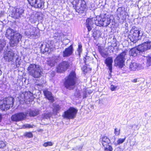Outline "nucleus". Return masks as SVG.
<instances>
[{
  "label": "nucleus",
  "instance_id": "50",
  "mask_svg": "<svg viewBox=\"0 0 151 151\" xmlns=\"http://www.w3.org/2000/svg\"><path fill=\"white\" fill-rule=\"evenodd\" d=\"M86 67L85 66V67H83L82 68L83 70V71L85 72H87V69H86Z\"/></svg>",
  "mask_w": 151,
  "mask_h": 151
},
{
  "label": "nucleus",
  "instance_id": "25",
  "mask_svg": "<svg viewBox=\"0 0 151 151\" xmlns=\"http://www.w3.org/2000/svg\"><path fill=\"white\" fill-rule=\"evenodd\" d=\"M24 12V10L22 8H17L15 10L14 13V17L16 19H17L20 17V16Z\"/></svg>",
  "mask_w": 151,
  "mask_h": 151
},
{
  "label": "nucleus",
  "instance_id": "3",
  "mask_svg": "<svg viewBox=\"0 0 151 151\" xmlns=\"http://www.w3.org/2000/svg\"><path fill=\"white\" fill-rule=\"evenodd\" d=\"M77 81L76 72L72 71L69 75L65 78L64 85L66 88L69 90H73L75 88Z\"/></svg>",
  "mask_w": 151,
  "mask_h": 151
},
{
  "label": "nucleus",
  "instance_id": "47",
  "mask_svg": "<svg viewBox=\"0 0 151 151\" xmlns=\"http://www.w3.org/2000/svg\"><path fill=\"white\" fill-rule=\"evenodd\" d=\"M98 50L99 52L101 53L102 52L103 49L100 46H98Z\"/></svg>",
  "mask_w": 151,
  "mask_h": 151
},
{
  "label": "nucleus",
  "instance_id": "52",
  "mask_svg": "<svg viewBox=\"0 0 151 151\" xmlns=\"http://www.w3.org/2000/svg\"><path fill=\"white\" fill-rule=\"evenodd\" d=\"M2 119V115L1 114H0V123L1 122Z\"/></svg>",
  "mask_w": 151,
  "mask_h": 151
},
{
  "label": "nucleus",
  "instance_id": "28",
  "mask_svg": "<svg viewBox=\"0 0 151 151\" xmlns=\"http://www.w3.org/2000/svg\"><path fill=\"white\" fill-rule=\"evenodd\" d=\"M52 110L54 114H56L59 112V111L60 109V106L56 104H53L52 105Z\"/></svg>",
  "mask_w": 151,
  "mask_h": 151
},
{
  "label": "nucleus",
  "instance_id": "60",
  "mask_svg": "<svg viewBox=\"0 0 151 151\" xmlns=\"http://www.w3.org/2000/svg\"><path fill=\"white\" fill-rule=\"evenodd\" d=\"M88 93H91V92H88Z\"/></svg>",
  "mask_w": 151,
  "mask_h": 151
},
{
  "label": "nucleus",
  "instance_id": "35",
  "mask_svg": "<svg viewBox=\"0 0 151 151\" xmlns=\"http://www.w3.org/2000/svg\"><path fill=\"white\" fill-rule=\"evenodd\" d=\"M106 101V100L105 99H99V100L97 101V102H98L99 106H102V105H104Z\"/></svg>",
  "mask_w": 151,
  "mask_h": 151
},
{
  "label": "nucleus",
  "instance_id": "16",
  "mask_svg": "<svg viewBox=\"0 0 151 151\" xmlns=\"http://www.w3.org/2000/svg\"><path fill=\"white\" fill-rule=\"evenodd\" d=\"M96 18L93 17L88 18L86 20V27L88 29V32H90L93 27V25L95 24Z\"/></svg>",
  "mask_w": 151,
  "mask_h": 151
},
{
  "label": "nucleus",
  "instance_id": "42",
  "mask_svg": "<svg viewBox=\"0 0 151 151\" xmlns=\"http://www.w3.org/2000/svg\"><path fill=\"white\" fill-rule=\"evenodd\" d=\"M52 145V143L50 142H45L43 144V146L45 147L48 146H51Z\"/></svg>",
  "mask_w": 151,
  "mask_h": 151
},
{
  "label": "nucleus",
  "instance_id": "39",
  "mask_svg": "<svg viewBox=\"0 0 151 151\" xmlns=\"http://www.w3.org/2000/svg\"><path fill=\"white\" fill-rule=\"evenodd\" d=\"M5 45V43L4 41L2 40H0V51H1L3 49L4 46Z\"/></svg>",
  "mask_w": 151,
  "mask_h": 151
},
{
  "label": "nucleus",
  "instance_id": "41",
  "mask_svg": "<svg viewBox=\"0 0 151 151\" xmlns=\"http://www.w3.org/2000/svg\"><path fill=\"white\" fill-rule=\"evenodd\" d=\"M82 148L81 146H76L72 149V150L76 151H81Z\"/></svg>",
  "mask_w": 151,
  "mask_h": 151
},
{
  "label": "nucleus",
  "instance_id": "49",
  "mask_svg": "<svg viewBox=\"0 0 151 151\" xmlns=\"http://www.w3.org/2000/svg\"><path fill=\"white\" fill-rule=\"evenodd\" d=\"M116 88L113 85H111V90L113 91H114Z\"/></svg>",
  "mask_w": 151,
  "mask_h": 151
},
{
  "label": "nucleus",
  "instance_id": "27",
  "mask_svg": "<svg viewBox=\"0 0 151 151\" xmlns=\"http://www.w3.org/2000/svg\"><path fill=\"white\" fill-rule=\"evenodd\" d=\"M28 113L29 116H35L37 115L40 113V111L38 109H35L34 110H29L25 112Z\"/></svg>",
  "mask_w": 151,
  "mask_h": 151
},
{
  "label": "nucleus",
  "instance_id": "14",
  "mask_svg": "<svg viewBox=\"0 0 151 151\" xmlns=\"http://www.w3.org/2000/svg\"><path fill=\"white\" fill-rule=\"evenodd\" d=\"M60 60V55L54 56L52 58H49L47 60V63L48 65L50 66H54Z\"/></svg>",
  "mask_w": 151,
  "mask_h": 151
},
{
  "label": "nucleus",
  "instance_id": "26",
  "mask_svg": "<svg viewBox=\"0 0 151 151\" xmlns=\"http://www.w3.org/2000/svg\"><path fill=\"white\" fill-rule=\"evenodd\" d=\"M100 139V142L103 146L109 144L111 142L109 138L106 136H103Z\"/></svg>",
  "mask_w": 151,
  "mask_h": 151
},
{
  "label": "nucleus",
  "instance_id": "11",
  "mask_svg": "<svg viewBox=\"0 0 151 151\" xmlns=\"http://www.w3.org/2000/svg\"><path fill=\"white\" fill-rule=\"evenodd\" d=\"M142 35V33H140V31L138 30L137 28L134 29L133 33L129 34L128 37L130 41L134 43H135L138 40L140 36Z\"/></svg>",
  "mask_w": 151,
  "mask_h": 151
},
{
  "label": "nucleus",
  "instance_id": "23",
  "mask_svg": "<svg viewBox=\"0 0 151 151\" xmlns=\"http://www.w3.org/2000/svg\"><path fill=\"white\" fill-rule=\"evenodd\" d=\"M15 32H17L11 28L8 29L6 32V37L10 40L12 37L15 34Z\"/></svg>",
  "mask_w": 151,
  "mask_h": 151
},
{
  "label": "nucleus",
  "instance_id": "57",
  "mask_svg": "<svg viewBox=\"0 0 151 151\" xmlns=\"http://www.w3.org/2000/svg\"><path fill=\"white\" fill-rule=\"evenodd\" d=\"M86 97V95H83V98H85Z\"/></svg>",
  "mask_w": 151,
  "mask_h": 151
},
{
  "label": "nucleus",
  "instance_id": "59",
  "mask_svg": "<svg viewBox=\"0 0 151 151\" xmlns=\"http://www.w3.org/2000/svg\"><path fill=\"white\" fill-rule=\"evenodd\" d=\"M112 46H109V48H110V47H112Z\"/></svg>",
  "mask_w": 151,
  "mask_h": 151
},
{
  "label": "nucleus",
  "instance_id": "8",
  "mask_svg": "<svg viewBox=\"0 0 151 151\" xmlns=\"http://www.w3.org/2000/svg\"><path fill=\"white\" fill-rule=\"evenodd\" d=\"M75 9L79 14L83 12L86 8V2L84 0H75Z\"/></svg>",
  "mask_w": 151,
  "mask_h": 151
},
{
  "label": "nucleus",
  "instance_id": "17",
  "mask_svg": "<svg viewBox=\"0 0 151 151\" xmlns=\"http://www.w3.org/2000/svg\"><path fill=\"white\" fill-rule=\"evenodd\" d=\"M33 95H18L17 97L18 100L20 101L27 102L32 101L34 98Z\"/></svg>",
  "mask_w": 151,
  "mask_h": 151
},
{
  "label": "nucleus",
  "instance_id": "7",
  "mask_svg": "<svg viewBox=\"0 0 151 151\" xmlns=\"http://www.w3.org/2000/svg\"><path fill=\"white\" fill-rule=\"evenodd\" d=\"M14 99L13 97H8L0 101V109L3 111L7 110L13 106Z\"/></svg>",
  "mask_w": 151,
  "mask_h": 151
},
{
  "label": "nucleus",
  "instance_id": "13",
  "mask_svg": "<svg viewBox=\"0 0 151 151\" xmlns=\"http://www.w3.org/2000/svg\"><path fill=\"white\" fill-rule=\"evenodd\" d=\"M27 114L28 113L25 112L15 114L12 116V120L15 122L22 121L26 118Z\"/></svg>",
  "mask_w": 151,
  "mask_h": 151
},
{
  "label": "nucleus",
  "instance_id": "10",
  "mask_svg": "<svg viewBox=\"0 0 151 151\" xmlns=\"http://www.w3.org/2000/svg\"><path fill=\"white\" fill-rule=\"evenodd\" d=\"M78 110L73 107H70L65 111L63 115L64 118L68 119H73L76 116Z\"/></svg>",
  "mask_w": 151,
  "mask_h": 151
},
{
  "label": "nucleus",
  "instance_id": "22",
  "mask_svg": "<svg viewBox=\"0 0 151 151\" xmlns=\"http://www.w3.org/2000/svg\"><path fill=\"white\" fill-rule=\"evenodd\" d=\"M113 62V59L111 57H108L105 60V63L107 67H108L110 72L112 70V63Z\"/></svg>",
  "mask_w": 151,
  "mask_h": 151
},
{
  "label": "nucleus",
  "instance_id": "40",
  "mask_svg": "<svg viewBox=\"0 0 151 151\" xmlns=\"http://www.w3.org/2000/svg\"><path fill=\"white\" fill-rule=\"evenodd\" d=\"M6 145V142H4L2 141H0V148H3L5 147Z\"/></svg>",
  "mask_w": 151,
  "mask_h": 151
},
{
  "label": "nucleus",
  "instance_id": "46",
  "mask_svg": "<svg viewBox=\"0 0 151 151\" xmlns=\"http://www.w3.org/2000/svg\"><path fill=\"white\" fill-rule=\"evenodd\" d=\"M147 63L149 65H151V57H149L147 59Z\"/></svg>",
  "mask_w": 151,
  "mask_h": 151
},
{
  "label": "nucleus",
  "instance_id": "2",
  "mask_svg": "<svg viewBox=\"0 0 151 151\" xmlns=\"http://www.w3.org/2000/svg\"><path fill=\"white\" fill-rule=\"evenodd\" d=\"M151 49V41H148L139 45L137 47L132 48L130 51L131 55L135 57L142 55L146 51Z\"/></svg>",
  "mask_w": 151,
  "mask_h": 151
},
{
  "label": "nucleus",
  "instance_id": "5",
  "mask_svg": "<svg viewBox=\"0 0 151 151\" xmlns=\"http://www.w3.org/2000/svg\"><path fill=\"white\" fill-rule=\"evenodd\" d=\"M23 29L25 30L24 34L28 38L31 39H34L38 37L40 33L35 27L30 24H27L24 25Z\"/></svg>",
  "mask_w": 151,
  "mask_h": 151
},
{
  "label": "nucleus",
  "instance_id": "31",
  "mask_svg": "<svg viewBox=\"0 0 151 151\" xmlns=\"http://www.w3.org/2000/svg\"><path fill=\"white\" fill-rule=\"evenodd\" d=\"M82 47V46L81 44L79 43L78 45V48L77 49V51L78 52V55L79 57H80L81 54L82 53L83 50Z\"/></svg>",
  "mask_w": 151,
  "mask_h": 151
},
{
  "label": "nucleus",
  "instance_id": "58",
  "mask_svg": "<svg viewBox=\"0 0 151 151\" xmlns=\"http://www.w3.org/2000/svg\"><path fill=\"white\" fill-rule=\"evenodd\" d=\"M147 114L146 113H145V116H147Z\"/></svg>",
  "mask_w": 151,
  "mask_h": 151
},
{
  "label": "nucleus",
  "instance_id": "32",
  "mask_svg": "<svg viewBox=\"0 0 151 151\" xmlns=\"http://www.w3.org/2000/svg\"><path fill=\"white\" fill-rule=\"evenodd\" d=\"M130 127H131L134 131L138 130L140 128V127L139 125V124H134L132 125H131Z\"/></svg>",
  "mask_w": 151,
  "mask_h": 151
},
{
  "label": "nucleus",
  "instance_id": "44",
  "mask_svg": "<svg viewBox=\"0 0 151 151\" xmlns=\"http://www.w3.org/2000/svg\"><path fill=\"white\" fill-rule=\"evenodd\" d=\"M24 126L25 128H32L35 127V126L33 125H31L28 124L24 125Z\"/></svg>",
  "mask_w": 151,
  "mask_h": 151
},
{
  "label": "nucleus",
  "instance_id": "43",
  "mask_svg": "<svg viewBox=\"0 0 151 151\" xmlns=\"http://www.w3.org/2000/svg\"><path fill=\"white\" fill-rule=\"evenodd\" d=\"M28 3L32 7L36 0H27Z\"/></svg>",
  "mask_w": 151,
  "mask_h": 151
},
{
  "label": "nucleus",
  "instance_id": "24",
  "mask_svg": "<svg viewBox=\"0 0 151 151\" xmlns=\"http://www.w3.org/2000/svg\"><path fill=\"white\" fill-rule=\"evenodd\" d=\"M41 50L43 52H48L49 50L51 51V45L48 43H46L42 44L40 47Z\"/></svg>",
  "mask_w": 151,
  "mask_h": 151
},
{
  "label": "nucleus",
  "instance_id": "18",
  "mask_svg": "<svg viewBox=\"0 0 151 151\" xmlns=\"http://www.w3.org/2000/svg\"><path fill=\"white\" fill-rule=\"evenodd\" d=\"M69 66L68 62L63 61L62 63L60 64L57 68V71L59 73H62L63 71L66 70Z\"/></svg>",
  "mask_w": 151,
  "mask_h": 151
},
{
  "label": "nucleus",
  "instance_id": "56",
  "mask_svg": "<svg viewBox=\"0 0 151 151\" xmlns=\"http://www.w3.org/2000/svg\"><path fill=\"white\" fill-rule=\"evenodd\" d=\"M2 72L0 69V76L2 74Z\"/></svg>",
  "mask_w": 151,
  "mask_h": 151
},
{
  "label": "nucleus",
  "instance_id": "6",
  "mask_svg": "<svg viewBox=\"0 0 151 151\" xmlns=\"http://www.w3.org/2000/svg\"><path fill=\"white\" fill-rule=\"evenodd\" d=\"M95 25L97 26L106 27L110 24L111 19L109 15L105 14L95 17Z\"/></svg>",
  "mask_w": 151,
  "mask_h": 151
},
{
  "label": "nucleus",
  "instance_id": "1",
  "mask_svg": "<svg viewBox=\"0 0 151 151\" xmlns=\"http://www.w3.org/2000/svg\"><path fill=\"white\" fill-rule=\"evenodd\" d=\"M10 47H12L9 46H6V49L5 50L4 58L6 61L10 63L12 65H15V68L18 67L21 62L18 57L15 56V54Z\"/></svg>",
  "mask_w": 151,
  "mask_h": 151
},
{
  "label": "nucleus",
  "instance_id": "29",
  "mask_svg": "<svg viewBox=\"0 0 151 151\" xmlns=\"http://www.w3.org/2000/svg\"><path fill=\"white\" fill-rule=\"evenodd\" d=\"M139 64L135 62H132L130 65V69L132 70H135L138 69Z\"/></svg>",
  "mask_w": 151,
  "mask_h": 151
},
{
  "label": "nucleus",
  "instance_id": "34",
  "mask_svg": "<svg viewBox=\"0 0 151 151\" xmlns=\"http://www.w3.org/2000/svg\"><path fill=\"white\" fill-rule=\"evenodd\" d=\"M45 97L50 100V102H53L54 101V99L52 95H44Z\"/></svg>",
  "mask_w": 151,
  "mask_h": 151
},
{
  "label": "nucleus",
  "instance_id": "54",
  "mask_svg": "<svg viewBox=\"0 0 151 151\" xmlns=\"http://www.w3.org/2000/svg\"><path fill=\"white\" fill-rule=\"evenodd\" d=\"M113 45V46H114V47H115L117 45V44L116 43V42H115L113 44H112Z\"/></svg>",
  "mask_w": 151,
  "mask_h": 151
},
{
  "label": "nucleus",
  "instance_id": "15",
  "mask_svg": "<svg viewBox=\"0 0 151 151\" xmlns=\"http://www.w3.org/2000/svg\"><path fill=\"white\" fill-rule=\"evenodd\" d=\"M117 16L119 19L121 18L124 20L126 19L127 13L125 10V8L123 7H119L117 10Z\"/></svg>",
  "mask_w": 151,
  "mask_h": 151
},
{
  "label": "nucleus",
  "instance_id": "9",
  "mask_svg": "<svg viewBox=\"0 0 151 151\" xmlns=\"http://www.w3.org/2000/svg\"><path fill=\"white\" fill-rule=\"evenodd\" d=\"M127 51H124L117 56L114 60L115 64L120 68H122L126 60L125 56Z\"/></svg>",
  "mask_w": 151,
  "mask_h": 151
},
{
  "label": "nucleus",
  "instance_id": "36",
  "mask_svg": "<svg viewBox=\"0 0 151 151\" xmlns=\"http://www.w3.org/2000/svg\"><path fill=\"white\" fill-rule=\"evenodd\" d=\"M51 116V114L49 112H46L44 114L43 117L44 119H48Z\"/></svg>",
  "mask_w": 151,
  "mask_h": 151
},
{
  "label": "nucleus",
  "instance_id": "55",
  "mask_svg": "<svg viewBox=\"0 0 151 151\" xmlns=\"http://www.w3.org/2000/svg\"><path fill=\"white\" fill-rule=\"evenodd\" d=\"M133 81L134 83L136 82H137V79H134Z\"/></svg>",
  "mask_w": 151,
  "mask_h": 151
},
{
  "label": "nucleus",
  "instance_id": "20",
  "mask_svg": "<svg viewBox=\"0 0 151 151\" xmlns=\"http://www.w3.org/2000/svg\"><path fill=\"white\" fill-rule=\"evenodd\" d=\"M45 82L44 78H42L40 80V83H37L35 85L34 88L36 90H37L38 93H41V91L42 90L44 84L45 83Z\"/></svg>",
  "mask_w": 151,
  "mask_h": 151
},
{
  "label": "nucleus",
  "instance_id": "45",
  "mask_svg": "<svg viewBox=\"0 0 151 151\" xmlns=\"http://www.w3.org/2000/svg\"><path fill=\"white\" fill-rule=\"evenodd\" d=\"M114 133L116 135H119L120 134V130H118L117 128H115L114 129Z\"/></svg>",
  "mask_w": 151,
  "mask_h": 151
},
{
  "label": "nucleus",
  "instance_id": "37",
  "mask_svg": "<svg viewBox=\"0 0 151 151\" xmlns=\"http://www.w3.org/2000/svg\"><path fill=\"white\" fill-rule=\"evenodd\" d=\"M24 136L28 138H31L33 136V134L31 132H26L24 134Z\"/></svg>",
  "mask_w": 151,
  "mask_h": 151
},
{
  "label": "nucleus",
  "instance_id": "33",
  "mask_svg": "<svg viewBox=\"0 0 151 151\" xmlns=\"http://www.w3.org/2000/svg\"><path fill=\"white\" fill-rule=\"evenodd\" d=\"M104 147V151H112L113 150V148L112 146L109 145V144Z\"/></svg>",
  "mask_w": 151,
  "mask_h": 151
},
{
  "label": "nucleus",
  "instance_id": "53",
  "mask_svg": "<svg viewBox=\"0 0 151 151\" xmlns=\"http://www.w3.org/2000/svg\"><path fill=\"white\" fill-rule=\"evenodd\" d=\"M26 92L27 93V94H29L28 93V92L29 93H31L32 94H35V93H34V94L33 93H32L30 91H26Z\"/></svg>",
  "mask_w": 151,
  "mask_h": 151
},
{
  "label": "nucleus",
  "instance_id": "21",
  "mask_svg": "<svg viewBox=\"0 0 151 151\" xmlns=\"http://www.w3.org/2000/svg\"><path fill=\"white\" fill-rule=\"evenodd\" d=\"M44 4L43 0H36L32 7L36 8L42 9L44 7Z\"/></svg>",
  "mask_w": 151,
  "mask_h": 151
},
{
  "label": "nucleus",
  "instance_id": "12",
  "mask_svg": "<svg viewBox=\"0 0 151 151\" xmlns=\"http://www.w3.org/2000/svg\"><path fill=\"white\" fill-rule=\"evenodd\" d=\"M15 34L10 40V46L14 47L17 45L19 42L21 40L22 35L17 32H15Z\"/></svg>",
  "mask_w": 151,
  "mask_h": 151
},
{
  "label": "nucleus",
  "instance_id": "30",
  "mask_svg": "<svg viewBox=\"0 0 151 151\" xmlns=\"http://www.w3.org/2000/svg\"><path fill=\"white\" fill-rule=\"evenodd\" d=\"M37 17L36 16L34 15H32L29 18L30 22L32 23H35L37 21Z\"/></svg>",
  "mask_w": 151,
  "mask_h": 151
},
{
  "label": "nucleus",
  "instance_id": "51",
  "mask_svg": "<svg viewBox=\"0 0 151 151\" xmlns=\"http://www.w3.org/2000/svg\"><path fill=\"white\" fill-rule=\"evenodd\" d=\"M88 58V57H87V56H86V57H84L83 58V60H84V63H86V60L87 59V58Z\"/></svg>",
  "mask_w": 151,
  "mask_h": 151
},
{
  "label": "nucleus",
  "instance_id": "4",
  "mask_svg": "<svg viewBox=\"0 0 151 151\" xmlns=\"http://www.w3.org/2000/svg\"><path fill=\"white\" fill-rule=\"evenodd\" d=\"M27 70L29 75L35 78H40L42 73V70L41 67L35 64H30Z\"/></svg>",
  "mask_w": 151,
  "mask_h": 151
},
{
  "label": "nucleus",
  "instance_id": "19",
  "mask_svg": "<svg viewBox=\"0 0 151 151\" xmlns=\"http://www.w3.org/2000/svg\"><path fill=\"white\" fill-rule=\"evenodd\" d=\"M74 51L72 45H71L65 49L63 52L62 54L63 57H67L72 55Z\"/></svg>",
  "mask_w": 151,
  "mask_h": 151
},
{
  "label": "nucleus",
  "instance_id": "48",
  "mask_svg": "<svg viewBox=\"0 0 151 151\" xmlns=\"http://www.w3.org/2000/svg\"><path fill=\"white\" fill-rule=\"evenodd\" d=\"M43 92H44V94L45 95V94H52V93H48V91L46 90H44V91H43Z\"/></svg>",
  "mask_w": 151,
  "mask_h": 151
},
{
  "label": "nucleus",
  "instance_id": "38",
  "mask_svg": "<svg viewBox=\"0 0 151 151\" xmlns=\"http://www.w3.org/2000/svg\"><path fill=\"white\" fill-rule=\"evenodd\" d=\"M126 138V137H125L124 138H119L117 141V145H119L123 143Z\"/></svg>",
  "mask_w": 151,
  "mask_h": 151
}]
</instances>
